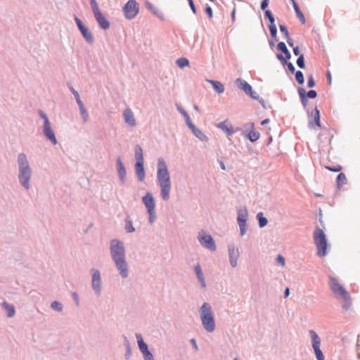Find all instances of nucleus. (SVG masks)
Instances as JSON below:
<instances>
[{
    "instance_id": "nucleus-57",
    "label": "nucleus",
    "mask_w": 360,
    "mask_h": 360,
    "mask_svg": "<svg viewBox=\"0 0 360 360\" xmlns=\"http://www.w3.org/2000/svg\"><path fill=\"white\" fill-rule=\"evenodd\" d=\"M293 53L295 56H300V52L299 48L297 46L293 48Z\"/></svg>"
},
{
    "instance_id": "nucleus-15",
    "label": "nucleus",
    "mask_w": 360,
    "mask_h": 360,
    "mask_svg": "<svg viewBox=\"0 0 360 360\" xmlns=\"http://www.w3.org/2000/svg\"><path fill=\"white\" fill-rule=\"evenodd\" d=\"M94 18L101 29L107 30L110 27V21L105 18L101 11L94 15Z\"/></svg>"
},
{
    "instance_id": "nucleus-19",
    "label": "nucleus",
    "mask_w": 360,
    "mask_h": 360,
    "mask_svg": "<svg viewBox=\"0 0 360 360\" xmlns=\"http://www.w3.org/2000/svg\"><path fill=\"white\" fill-rule=\"evenodd\" d=\"M1 307L6 311V316L8 318H12L15 314V306L12 304L8 303L6 301H4L1 303Z\"/></svg>"
},
{
    "instance_id": "nucleus-41",
    "label": "nucleus",
    "mask_w": 360,
    "mask_h": 360,
    "mask_svg": "<svg viewBox=\"0 0 360 360\" xmlns=\"http://www.w3.org/2000/svg\"><path fill=\"white\" fill-rule=\"evenodd\" d=\"M39 115L43 120V124L50 122L47 115L41 110H39Z\"/></svg>"
},
{
    "instance_id": "nucleus-6",
    "label": "nucleus",
    "mask_w": 360,
    "mask_h": 360,
    "mask_svg": "<svg viewBox=\"0 0 360 360\" xmlns=\"http://www.w3.org/2000/svg\"><path fill=\"white\" fill-rule=\"evenodd\" d=\"M313 239L317 249V255L324 257L327 254L328 243L323 231L317 227L314 233Z\"/></svg>"
},
{
    "instance_id": "nucleus-28",
    "label": "nucleus",
    "mask_w": 360,
    "mask_h": 360,
    "mask_svg": "<svg viewBox=\"0 0 360 360\" xmlns=\"http://www.w3.org/2000/svg\"><path fill=\"white\" fill-rule=\"evenodd\" d=\"M195 274H196V275L198 278V280L200 281L202 286L203 288H205L206 287L205 280L204 276L202 274L200 264H198L195 266Z\"/></svg>"
},
{
    "instance_id": "nucleus-23",
    "label": "nucleus",
    "mask_w": 360,
    "mask_h": 360,
    "mask_svg": "<svg viewBox=\"0 0 360 360\" xmlns=\"http://www.w3.org/2000/svg\"><path fill=\"white\" fill-rule=\"evenodd\" d=\"M136 338L137 340V343L139 347L140 351L142 354L150 352L148 348V345L146 342H144L143 339L141 334H136Z\"/></svg>"
},
{
    "instance_id": "nucleus-11",
    "label": "nucleus",
    "mask_w": 360,
    "mask_h": 360,
    "mask_svg": "<svg viewBox=\"0 0 360 360\" xmlns=\"http://www.w3.org/2000/svg\"><path fill=\"white\" fill-rule=\"evenodd\" d=\"M310 335L312 338V347L317 360H324L323 354L320 349L321 340L319 335L314 330H311Z\"/></svg>"
},
{
    "instance_id": "nucleus-12",
    "label": "nucleus",
    "mask_w": 360,
    "mask_h": 360,
    "mask_svg": "<svg viewBox=\"0 0 360 360\" xmlns=\"http://www.w3.org/2000/svg\"><path fill=\"white\" fill-rule=\"evenodd\" d=\"M91 272L92 289L97 295H99L101 291V278L100 271L97 269H91Z\"/></svg>"
},
{
    "instance_id": "nucleus-17",
    "label": "nucleus",
    "mask_w": 360,
    "mask_h": 360,
    "mask_svg": "<svg viewBox=\"0 0 360 360\" xmlns=\"http://www.w3.org/2000/svg\"><path fill=\"white\" fill-rule=\"evenodd\" d=\"M246 217H247L246 211H245V212L240 211L238 212V224L240 227L241 235H243L246 231Z\"/></svg>"
},
{
    "instance_id": "nucleus-61",
    "label": "nucleus",
    "mask_w": 360,
    "mask_h": 360,
    "mask_svg": "<svg viewBox=\"0 0 360 360\" xmlns=\"http://www.w3.org/2000/svg\"><path fill=\"white\" fill-rule=\"evenodd\" d=\"M284 294H285V297H287L289 296V294H290V290L288 288H286L285 290V292H284Z\"/></svg>"
},
{
    "instance_id": "nucleus-1",
    "label": "nucleus",
    "mask_w": 360,
    "mask_h": 360,
    "mask_svg": "<svg viewBox=\"0 0 360 360\" xmlns=\"http://www.w3.org/2000/svg\"><path fill=\"white\" fill-rule=\"evenodd\" d=\"M157 178L160 186L161 195L165 200H168L171 190V180L166 162L162 158L158 159Z\"/></svg>"
},
{
    "instance_id": "nucleus-31",
    "label": "nucleus",
    "mask_w": 360,
    "mask_h": 360,
    "mask_svg": "<svg viewBox=\"0 0 360 360\" xmlns=\"http://www.w3.org/2000/svg\"><path fill=\"white\" fill-rule=\"evenodd\" d=\"M254 125L251 124V128H253ZM260 134L255 129H252L248 134V137L251 142L256 141L259 139Z\"/></svg>"
},
{
    "instance_id": "nucleus-9",
    "label": "nucleus",
    "mask_w": 360,
    "mask_h": 360,
    "mask_svg": "<svg viewBox=\"0 0 360 360\" xmlns=\"http://www.w3.org/2000/svg\"><path fill=\"white\" fill-rule=\"evenodd\" d=\"M143 202L147 208L148 212L150 215V222L153 223L155 219V203L152 194L147 193V194L143 198Z\"/></svg>"
},
{
    "instance_id": "nucleus-29",
    "label": "nucleus",
    "mask_w": 360,
    "mask_h": 360,
    "mask_svg": "<svg viewBox=\"0 0 360 360\" xmlns=\"http://www.w3.org/2000/svg\"><path fill=\"white\" fill-rule=\"evenodd\" d=\"M279 28H280V30L282 33H283L284 36H285V38L288 44V45L291 47L293 46V42H292V39L290 37V34H289V32H288V30L287 29V27L283 25H280L279 26Z\"/></svg>"
},
{
    "instance_id": "nucleus-42",
    "label": "nucleus",
    "mask_w": 360,
    "mask_h": 360,
    "mask_svg": "<svg viewBox=\"0 0 360 360\" xmlns=\"http://www.w3.org/2000/svg\"><path fill=\"white\" fill-rule=\"evenodd\" d=\"M269 31L271 37L276 39L277 37V28L275 24L269 25Z\"/></svg>"
},
{
    "instance_id": "nucleus-2",
    "label": "nucleus",
    "mask_w": 360,
    "mask_h": 360,
    "mask_svg": "<svg viewBox=\"0 0 360 360\" xmlns=\"http://www.w3.org/2000/svg\"><path fill=\"white\" fill-rule=\"evenodd\" d=\"M18 165L19 183L25 190H28L30 188V182L32 175V169L25 153H21L18 155Z\"/></svg>"
},
{
    "instance_id": "nucleus-49",
    "label": "nucleus",
    "mask_w": 360,
    "mask_h": 360,
    "mask_svg": "<svg viewBox=\"0 0 360 360\" xmlns=\"http://www.w3.org/2000/svg\"><path fill=\"white\" fill-rule=\"evenodd\" d=\"M277 263L284 266L285 264V259L283 256L278 255L276 258Z\"/></svg>"
},
{
    "instance_id": "nucleus-4",
    "label": "nucleus",
    "mask_w": 360,
    "mask_h": 360,
    "mask_svg": "<svg viewBox=\"0 0 360 360\" xmlns=\"http://www.w3.org/2000/svg\"><path fill=\"white\" fill-rule=\"evenodd\" d=\"M124 249L120 242H117L114 245V258L115 259L116 266L120 271L122 277H127L128 275L127 264L124 259Z\"/></svg>"
},
{
    "instance_id": "nucleus-27",
    "label": "nucleus",
    "mask_w": 360,
    "mask_h": 360,
    "mask_svg": "<svg viewBox=\"0 0 360 360\" xmlns=\"http://www.w3.org/2000/svg\"><path fill=\"white\" fill-rule=\"evenodd\" d=\"M292 4H293V7H294L296 15H297V17L299 18V20H300L302 24L304 25L306 23V20H305V18H304L303 13L301 12L300 9L299 8L298 5L295 1V0H292Z\"/></svg>"
},
{
    "instance_id": "nucleus-5",
    "label": "nucleus",
    "mask_w": 360,
    "mask_h": 360,
    "mask_svg": "<svg viewBox=\"0 0 360 360\" xmlns=\"http://www.w3.org/2000/svg\"><path fill=\"white\" fill-rule=\"evenodd\" d=\"M200 317L203 327L208 332H212L215 329L213 313L211 307L207 303H204L200 309Z\"/></svg>"
},
{
    "instance_id": "nucleus-45",
    "label": "nucleus",
    "mask_w": 360,
    "mask_h": 360,
    "mask_svg": "<svg viewBox=\"0 0 360 360\" xmlns=\"http://www.w3.org/2000/svg\"><path fill=\"white\" fill-rule=\"evenodd\" d=\"M314 121H315V124H316L319 127H321V122H320V112H319V110L317 108H316V109H315Z\"/></svg>"
},
{
    "instance_id": "nucleus-58",
    "label": "nucleus",
    "mask_w": 360,
    "mask_h": 360,
    "mask_svg": "<svg viewBox=\"0 0 360 360\" xmlns=\"http://www.w3.org/2000/svg\"><path fill=\"white\" fill-rule=\"evenodd\" d=\"M189 6H190L191 10L193 11V12L194 13H196V8H195V6L194 5L193 1H191V3H189Z\"/></svg>"
},
{
    "instance_id": "nucleus-51",
    "label": "nucleus",
    "mask_w": 360,
    "mask_h": 360,
    "mask_svg": "<svg viewBox=\"0 0 360 360\" xmlns=\"http://www.w3.org/2000/svg\"><path fill=\"white\" fill-rule=\"evenodd\" d=\"M277 58L283 63V65H284L285 63H287V61L288 60V59H286V58L284 57L281 54H278L277 55Z\"/></svg>"
},
{
    "instance_id": "nucleus-35",
    "label": "nucleus",
    "mask_w": 360,
    "mask_h": 360,
    "mask_svg": "<svg viewBox=\"0 0 360 360\" xmlns=\"http://www.w3.org/2000/svg\"><path fill=\"white\" fill-rule=\"evenodd\" d=\"M257 218L259 221V224L260 227H264V226H266L267 224V223H268L267 219L263 216V214L262 212H259L257 214Z\"/></svg>"
},
{
    "instance_id": "nucleus-22",
    "label": "nucleus",
    "mask_w": 360,
    "mask_h": 360,
    "mask_svg": "<svg viewBox=\"0 0 360 360\" xmlns=\"http://www.w3.org/2000/svg\"><path fill=\"white\" fill-rule=\"evenodd\" d=\"M146 6L150 11H151L153 13V15H155V16H157L158 18H159L161 20L164 19L163 13L157 7H155L154 5H153L150 2L148 1H146Z\"/></svg>"
},
{
    "instance_id": "nucleus-39",
    "label": "nucleus",
    "mask_w": 360,
    "mask_h": 360,
    "mask_svg": "<svg viewBox=\"0 0 360 360\" xmlns=\"http://www.w3.org/2000/svg\"><path fill=\"white\" fill-rule=\"evenodd\" d=\"M176 64L179 68H184V67L188 65L189 62L186 58H181L176 60Z\"/></svg>"
},
{
    "instance_id": "nucleus-3",
    "label": "nucleus",
    "mask_w": 360,
    "mask_h": 360,
    "mask_svg": "<svg viewBox=\"0 0 360 360\" xmlns=\"http://www.w3.org/2000/svg\"><path fill=\"white\" fill-rule=\"evenodd\" d=\"M330 286L335 296L338 298L343 300L344 304L342 305V307L345 309L347 310L351 305L350 297L349 295V293L346 291L343 286L338 282V281L335 278H330Z\"/></svg>"
},
{
    "instance_id": "nucleus-26",
    "label": "nucleus",
    "mask_w": 360,
    "mask_h": 360,
    "mask_svg": "<svg viewBox=\"0 0 360 360\" xmlns=\"http://www.w3.org/2000/svg\"><path fill=\"white\" fill-rule=\"evenodd\" d=\"M236 82L238 85V87L240 89L243 90L246 94L250 92L252 86L246 81L243 80L241 79H238L236 80Z\"/></svg>"
},
{
    "instance_id": "nucleus-52",
    "label": "nucleus",
    "mask_w": 360,
    "mask_h": 360,
    "mask_svg": "<svg viewBox=\"0 0 360 360\" xmlns=\"http://www.w3.org/2000/svg\"><path fill=\"white\" fill-rule=\"evenodd\" d=\"M248 95H249L254 99L259 100V95L256 92L253 91L252 89L250 90V92H249L248 94Z\"/></svg>"
},
{
    "instance_id": "nucleus-40",
    "label": "nucleus",
    "mask_w": 360,
    "mask_h": 360,
    "mask_svg": "<svg viewBox=\"0 0 360 360\" xmlns=\"http://www.w3.org/2000/svg\"><path fill=\"white\" fill-rule=\"evenodd\" d=\"M295 79L300 84H302L304 82V75L301 71L295 72Z\"/></svg>"
},
{
    "instance_id": "nucleus-43",
    "label": "nucleus",
    "mask_w": 360,
    "mask_h": 360,
    "mask_svg": "<svg viewBox=\"0 0 360 360\" xmlns=\"http://www.w3.org/2000/svg\"><path fill=\"white\" fill-rule=\"evenodd\" d=\"M297 64L302 69L305 68L304 58V56L302 54H300L299 58H297Z\"/></svg>"
},
{
    "instance_id": "nucleus-33",
    "label": "nucleus",
    "mask_w": 360,
    "mask_h": 360,
    "mask_svg": "<svg viewBox=\"0 0 360 360\" xmlns=\"http://www.w3.org/2000/svg\"><path fill=\"white\" fill-rule=\"evenodd\" d=\"M278 49L280 50L281 51H282L285 55V58L286 59H290L291 56H290V52L288 51L287 47H286V45L284 42H279L278 44Z\"/></svg>"
},
{
    "instance_id": "nucleus-60",
    "label": "nucleus",
    "mask_w": 360,
    "mask_h": 360,
    "mask_svg": "<svg viewBox=\"0 0 360 360\" xmlns=\"http://www.w3.org/2000/svg\"><path fill=\"white\" fill-rule=\"evenodd\" d=\"M192 128L193 129V131H194V133H195V134H196V135H197L200 139H201V137H200V136H198V134H200L201 136H204V135H203V134H202V133H201V131H200V130L196 129V131H195V127H192Z\"/></svg>"
},
{
    "instance_id": "nucleus-64",
    "label": "nucleus",
    "mask_w": 360,
    "mask_h": 360,
    "mask_svg": "<svg viewBox=\"0 0 360 360\" xmlns=\"http://www.w3.org/2000/svg\"><path fill=\"white\" fill-rule=\"evenodd\" d=\"M220 166L223 170L226 169V167H225L224 162H222V161L220 162Z\"/></svg>"
},
{
    "instance_id": "nucleus-44",
    "label": "nucleus",
    "mask_w": 360,
    "mask_h": 360,
    "mask_svg": "<svg viewBox=\"0 0 360 360\" xmlns=\"http://www.w3.org/2000/svg\"><path fill=\"white\" fill-rule=\"evenodd\" d=\"M326 169L331 172H338L342 170V167L340 165H336L335 166H326Z\"/></svg>"
},
{
    "instance_id": "nucleus-21",
    "label": "nucleus",
    "mask_w": 360,
    "mask_h": 360,
    "mask_svg": "<svg viewBox=\"0 0 360 360\" xmlns=\"http://www.w3.org/2000/svg\"><path fill=\"white\" fill-rule=\"evenodd\" d=\"M136 174L139 181H142L145 179V171L143 162H136L135 165Z\"/></svg>"
},
{
    "instance_id": "nucleus-7",
    "label": "nucleus",
    "mask_w": 360,
    "mask_h": 360,
    "mask_svg": "<svg viewBox=\"0 0 360 360\" xmlns=\"http://www.w3.org/2000/svg\"><path fill=\"white\" fill-rule=\"evenodd\" d=\"M74 20L79 31L80 32L84 40L90 44H93L94 39L89 28L85 25L82 20L76 15H74Z\"/></svg>"
},
{
    "instance_id": "nucleus-48",
    "label": "nucleus",
    "mask_w": 360,
    "mask_h": 360,
    "mask_svg": "<svg viewBox=\"0 0 360 360\" xmlns=\"http://www.w3.org/2000/svg\"><path fill=\"white\" fill-rule=\"evenodd\" d=\"M72 297L74 302H75V304L77 306H79V295L76 292H74L72 293Z\"/></svg>"
},
{
    "instance_id": "nucleus-53",
    "label": "nucleus",
    "mask_w": 360,
    "mask_h": 360,
    "mask_svg": "<svg viewBox=\"0 0 360 360\" xmlns=\"http://www.w3.org/2000/svg\"><path fill=\"white\" fill-rule=\"evenodd\" d=\"M284 65H286L288 66V70H289L292 73L295 72V68L294 65H292V63H288V62L287 61V63H285Z\"/></svg>"
},
{
    "instance_id": "nucleus-24",
    "label": "nucleus",
    "mask_w": 360,
    "mask_h": 360,
    "mask_svg": "<svg viewBox=\"0 0 360 360\" xmlns=\"http://www.w3.org/2000/svg\"><path fill=\"white\" fill-rule=\"evenodd\" d=\"M218 127L221 130H223L228 136H231V135H232L234 133V130L233 129L232 127L226 121H224V122H220L218 124Z\"/></svg>"
},
{
    "instance_id": "nucleus-32",
    "label": "nucleus",
    "mask_w": 360,
    "mask_h": 360,
    "mask_svg": "<svg viewBox=\"0 0 360 360\" xmlns=\"http://www.w3.org/2000/svg\"><path fill=\"white\" fill-rule=\"evenodd\" d=\"M135 158L136 162H143V150L140 146L135 148Z\"/></svg>"
},
{
    "instance_id": "nucleus-34",
    "label": "nucleus",
    "mask_w": 360,
    "mask_h": 360,
    "mask_svg": "<svg viewBox=\"0 0 360 360\" xmlns=\"http://www.w3.org/2000/svg\"><path fill=\"white\" fill-rule=\"evenodd\" d=\"M51 308L57 312H61L63 311V306L61 302L55 300L51 303Z\"/></svg>"
},
{
    "instance_id": "nucleus-56",
    "label": "nucleus",
    "mask_w": 360,
    "mask_h": 360,
    "mask_svg": "<svg viewBox=\"0 0 360 360\" xmlns=\"http://www.w3.org/2000/svg\"><path fill=\"white\" fill-rule=\"evenodd\" d=\"M269 5V0H263L261 4V8L265 10Z\"/></svg>"
},
{
    "instance_id": "nucleus-47",
    "label": "nucleus",
    "mask_w": 360,
    "mask_h": 360,
    "mask_svg": "<svg viewBox=\"0 0 360 360\" xmlns=\"http://www.w3.org/2000/svg\"><path fill=\"white\" fill-rule=\"evenodd\" d=\"M180 112H181L182 113V115L185 117V118H186V122H187V123H188V126H189L190 127H193V124L191 122V121H190V117H189L188 115L187 114V112H186L185 110H181V109H180Z\"/></svg>"
},
{
    "instance_id": "nucleus-8",
    "label": "nucleus",
    "mask_w": 360,
    "mask_h": 360,
    "mask_svg": "<svg viewBox=\"0 0 360 360\" xmlns=\"http://www.w3.org/2000/svg\"><path fill=\"white\" fill-rule=\"evenodd\" d=\"M68 89L72 92V94L74 95L75 98L76 100V102L79 106L80 115L82 118L83 119L84 122H86L89 117L88 112L84 106V103L80 98V96L79 94V92L76 91L71 84L68 83Z\"/></svg>"
},
{
    "instance_id": "nucleus-20",
    "label": "nucleus",
    "mask_w": 360,
    "mask_h": 360,
    "mask_svg": "<svg viewBox=\"0 0 360 360\" xmlns=\"http://www.w3.org/2000/svg\"><path fill=\"white\" fill-rule=\"evenodd\" d=\"M229 250L231 264L233 267H236L237 266V260L239 257V250L238 249H235L233 247H230Z\"/></svg>"
},
{
    "instance_id": "nucleus-63",
    "label": "nucleus",
    "mask_w": 360,
    "mask_h": 360,
    "mask_svg": "<svg viewBox=\"0 0 360 360\" xmlns=\"http://www.w3.org/2000/svg\"><path fill=\"white\" fill-rule=\"evenodd\" d=\"M191 342H192V343H193V346H194L195 349L197 350V349H198V346H197V345H196V342H195V340L194 339H192V340H191Z\"/></svg>"
},
{
    "instance_id": "nucleus-18",
    "label": "nucleus",
    "mask_w": 360,
    "mask_h": 360,
    "mask_svg": "<svg viewBox=\"0 0 360 360\" xmlns=\"http://www.w3.org/2000/svg\"><path fill=\"white\" fill-rule=\"evenodd\" d=\"M124 122L130 127L136 126V120L134 117V114L132 110L129 108H127L124 112Z\"/></svg>"
},
{
    "instance_id": "nucleus-59",
    "label": "nucleus",
    "mask_w": 360,
    "mask_h": 360,
    "mask_svg": "<svg viewBox=\"0 0 360 360\" xmlns=\"http://www.w3.org/2000/svg\"><path fill=\"white\" fill-rule=\"evenodd\" d=\"M109 250H110V255L112 257V240H110L109 241Z\"/></svg>"
},
{
    "instance_id": "nucleus-50",
    "label": "nucleus",
    "mask_w": 360,
    "mask_h": 360,
    "mask_svg": "<svg viewBox=\"0 0 360 360\" xmlns=\"http://www.w3.org/2000/svg\"><path fill=\"white\" fill-rule=\"evenodd\" d=\"M145 360H154L153 354L148 352L143 354Z\"/></svg>"
},
{
    "instance_id": "nucleus-54",
    "label": "nucleus",
    "mask_w": 360,
    "mask_h": 360,
    "mask_svg": "<svg viewBox=\"0 0 360 360\" xmlns=\"http://www.w3.org/2000/svg\"><path fill=\"white\" fill-rule=\"evenodd\" d=\"M314 85H315L314 79L313 77L311 75L308 80V86L311 88V87H314Z\"/></svg>"
},
{
    "instance_id": "nucleus-30",
    "label": "nucleus",
    "mask_w": 360,
    "mask_h": 360,
    "mask_svg": "<svg viewBox=\"0 0 360 360\" xmlns=\"http://www.w3.org/2000/svg\"><path fill=\"white\" fill-rule=\"evenodd\" d=\"M208 82L212 85V87L215 91H217L219 94L224 92V87L221 82L214 80H208Z\"/></svg>"
},
{
    "instance_id": "nucleus-16",
    "label": "nucleus",
    "mask_w": 360,
    "mask_h": 360,
    "mask_svg": "<svg viewBox=\"0 0 360 360\" xmlns=\"http://www.w3.org/2000/svg\"><path fill=\"white\" fill-rule=\"evenodd\" d=\"M298 91H299L300 96L302 99V103L304 105H305L306 103L307 102V98H315L317 96V94H316V91H314V90L309 91L307 93V95H306V91L302 88L299 89Z\"/></svg>"
},
{
    "instance_id": "nucleus-36",
    "label": "nucleus",
    "mask_w": 360,
    "mask_h": 360,
    "mask_svg": "<svg viewBox=\"0 0 360 360\" xmlns=\"http://www.w3.org/2000/svg\"><path fill=\"white\" fill-rule=\"evenodd\" d=\"M90 5L92 9V12L94 15L101 12V10L98 7V5L96 2V0H89Z\"/></svg>"
},
{
    "instance_id": "nucleus-46",
    "label": "nucleus",
    "mask_w": 360,
    "mask_h": 360,
    "mask_svg": "<svg viewBox=\"0 0 360 360\" xmlns=\"http://www.w3.org/2000/svg\"><path fill=\"white\" fill-rule=\"evenodd\" d=\"M265 16L269 19L270 25H274V18L272 15V13L269 10H266L265 11Z\"/></svg>"
},
{
    "instance_id": "nucleus-37",
    "label": "nucleus",
    "mask_w": 360,
    "mask_h": 360,
    "mask_svg": "<svg viewBox=\"0 0 360 360\" xmlns=\"http://www.w3.org/2000/svg\"><path fill=\"white\" fill-rule=\"evenodd\" d=\"M337 184L338 186L343 185L347 182V178L345 174L340 173L337 176Z\"/></svg>"
},
{
    "instance_id": "nucleus-13",
    "label": "nucleus",
    "mask_w": 360,
    "mask_h": 360,
    "mask_svg": "<svg viewBox=\"0 0 360 360\" xmlns=\"http://www.w3.org/2000/svg\"><path fill=\"white\" fill-rule=\"evenodd\" d=\"M198 240L200 244L205 248L212 251L216 250L215 243L210 235L200 233L198 236Z\"/></svg>"
},
{
    "instance_id": "nucleus-14",
    "label": "nucleus",
    "mask_w": 360,
    "mask_h": 360,
    "mask_svg": "<svg viewBox=\"0 0 360 360\" xmlns=\"http://www.w3.org/2000/svg\"><path fill=\"white\" fill-rule=\"evenodd\" d=\"M43 134L52 144H57V139L56 137L55 132L51 127V122L43 124Z\"/></svg>"
},
{
    "instance_id": "nucleus-25",
    "label": "nucleus",
    "mask_w": 360,
    "mask_h": 360,
    "mask_svg": "<svg viewBox=\"0 0 360 360\" xmlns=\"http://www.w3.org/2000/svg\"><path fill=\"white\" fill-rule=\"evenodd\" d=\"M117 172H118L120 179L122 182H124L125 177H126L125 168H124L122 161L120 159H118L117 160Z\"/></svg>"
},
{
    "instance_id": "nucleus-10",
    "label": "nucleus",
    "mask_w": 360,
    "mask_h": 360,
    "mask_svg": "<svg viewBox=\"0 0 360 360\" xmlns=\"http://www.w3.org/2000/svg\"><path fill=\"white\" fill-rule=\"evenodd\" d=\"M123 10L127 19H133L139 13V6L135 0H129L124 6Z\"/></svg>"
},
{
    "instance_id": "nucleus-38",
    "label": "nucleus",
    "mask_w": 360,
    "mask_h": 360,
    "mask_svg": "<svg viewBox=\"0 0 360 360\" xmlns=\"http://www.w3.org/2000/svg\"><path fill=\"white\" fill-rule=\"evenodd\" d=\"M124 228L128 233H132L135 231L134 227L132 225V222L129 219L125 220Z\"/></svg>"
},
{
    "instance_id": "nucleus-62",
    "label": "nucleus",
    "mask_w": 360,
    "mask_h": 360,
    "mask_svg": "<svg viewBox=\"0 0 360 360\" xmlns=\"http://www.w3.org/2000/svg\"><path fill=\"white\" fill-rule=\"evenodd\" d=\"M269 122V119H265L263 121H262L261 124L262 125H264V124H267Z\"/></svg>"
},
{
    "instance_id": "nucleus-55",
    "label": "nucleus",
    "mask_w": 360,
    "mask_h": 360,
    "mask_svg": "<svg viewBox=\"0 0 360 360\" xmlns=\"http://www.w3.org/2000/svg\"><path fill=\"white\" fill-rule=\"evenodd\" d=\"M205 12L208 15L210 18H212V15H213V14H212V8L210 6H207L205 8Z\"/></svg>"
}]
</instances>
